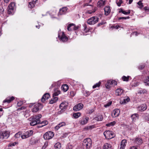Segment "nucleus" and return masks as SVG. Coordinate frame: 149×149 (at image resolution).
<instances>
[{
  "instance_id": "obj_1",
  "label": "nucleus",
  "mask_w": 149,
  "mask_h": 149,
  "mask_svg": "<svg viewBox=\"0 0 149 149\" xmlns=\"http://www.w3.org/2000/svg\"><path fill=\"white\" fill-rule=\"evenodd\" d=\"M42 116L40 114H39L37 115H35L32 117L31 122L30 123L31 126H34L37 124L40 123L42 125L40 127H42L46 125L48 123V122L46 121H44L41 122L40 119L41 117Z\"/></svg>"
},
{
  "instance_id": "obj_2",
  "label": "nucleus",
  "mask_w": 149,
  "mask_h": 149,
  "mask_svg": "<svg viewBox=\"0 0 149 149\" xmlns=\"http://www.w3.org/2000/svg\"><path fill=\"white\" fill-rule=\"evenodd\" d=\"M92 140L90 138L84 139L82 143L84 148L85 149H90L92 146Z\"/></svg>"
},
{
  "instance_id": "obj_3",
  "label": "nucleus",
  "mask_w": 149,
  "mask_h": 149,
  "mask_svg": "<svg viewBox=\"0 0 149 149\" xmlns=\"http://www.w3.org/2000/svg\"><path fill=\"white\" fill-rule=\"evenodd\" d=\"M16 8L15 3L13 2L9 5L8 8V12L9 14L13 15L15 11Z\"/></svg>"
},
{
  "instance_id": "obj_4",
  "label": "nucleus",
  "mask_w": 149,
  "mask_h": 149,
  "mask_svg": "<svg viewBox=\"0 0 149 149\" xmlns=\"http://www.w3.org/2000/svg\"><path fill=\"white\" fill-rule=\"evenodd\" d=\"M99 20V18L95 16L89 19L87 21V23L90 25H94L97 23Z\"/></svg>"
},
{
  "instance_id": "obj_5",
  "label": "nucleus",
  "mask_w": 149,
  "mask_h": 149,
  "mask_svg": "<svg viewBox=\"0 0 149 149\" xmlns=\"http://www.w3.org/2000/svg\"><path fill=\"white\" fill-rule=\"evenodd\" d=\"M105 138L107 139H110L115 136L114 134L111 131H106L103 133Z\"/></svg>"
},
{
  "instance_id": "obj_6",
  "label": "nucleus",
  "mask_w": 149,
  "mask_h": 149,
  "mask_svg": "<svg viewBox=\"0 0 149 149\" xmlns=\"http://www.w3.org/2000/svg\"><path fill=\"white\" fill-rule=\"evenodd\" d=\"M43 107L42 104L40 103H38L35 105L32 109V111L33 112H36L39 110L41 109Z\"/></svg>"
},
{
  "instance_id": "obj_7",
  "label": "nucleus",
  "mask_w": 149,
  "mask_h": 149,
  "mask_svg": "<svg viewBox=\"0 0 149 149\" xmlns=\"http://www.w3.org/2000/svg\"><path fill=\"white\" fill-rule=\"evenodd\" d=\"M54 133L51 131L47 132L45 133L43 136L45 140H49L52 139L54 136Z\"/></svg>"
},
{
  "instance_id": "obj_8",
  "label": "nucleus",
  "mask_w": 149,
  "mask_h": 149,
  "mask_svg": "<svg viewBox=\"0 0 149 149\" xmlns=\"http://www.w3.org/2000/svg\"><path fill=\"white\" fill-rule=\"evenodd\" d=\"M33 131L32 130L28 131L21 136V138L22 139H25L28 138L33 135Z\"/></svg>"
},
{
  "instance_id": "obj_9",
  "label": "nucleus",
  "mask_w": 149,
  "mask_h": 149,
  "mask_svg": "<svg viewBox=\"0 0 149 149\" xmlns=\"http://www.w3.org/2000/svg\"><path fill=\"white\" fill-rule=\"evenodd\" d=\"M89 119V118L88 117L84 116L80 120L79 123L81 125H84L88 122Z\"/></svg>"
},
{
  "instance_id": "obj_10",
  "label": "nucleus",
  "mask_w": 149,
  "mask_h": 149,
  "mask_svg": "<svg viewBox=\"0 0 149 149\" xmlns=\"http://www.w3.org/2000/svg\"><path fill=\"white\" fill-rule=\"evenodd\" d=\"M58 37L59 38L60 41H61L63 42H65L68 40V38L65 36L64 32H62L61 35H58Z\"/></svg>"
},
{
  "instance_id": "obj_11",
  "label": "nucleus",
  "mask_w": 149,
  "mask_h": 149,
  "mask_svg": "<svg viewBox=\"0 0 149 149\" xmlns=\"http://www.w3.org/2000/svg\"><path fill=\"white\" fill-rule=\"evenodd\" d=\"M68 105V103L66 102L61 103L60 105V108L61 109L60 112L64 111L67 108Z\"/></svg>"
},
{
  "instance_id": "obj_12",
  "label": "nucleus",
  "mask_w": 149,
  "mask_h": 149,
  "mask_svg": "<svg viewBox=\"0 0 149 149\" xmlns=\"http://www.w3.org/2000/svg\"><path fill=\"white\" fill-rule=\"evenodd\" d=\"M83 104L81 103H79L75 105L73 108L74 111H77L81 110L83 107Z\"/></svg>"
},
{
  "instance_id": "obj_13",
  "label": "nucleus",
  "mask_w": 149,
  "mask_h": 149,
  "mask_svg": "<svg viewBox=\"0 0 149 149\" xmlns=\"http://www.w3.org/2000/svg\"><path fill=\"white\" fill-rule=\"evenodd\" d=\"M120 111L118 109H116L114 110L111 113V116L113 118L118 116L120 113Z\"/></svg>"
},
{
  "instance_id": "obj_14",
  "label": "nucleus",
  "mask_w": 149,
  "mask_h": 149,
  "mask_svg": "<svg viewBox=\"0 0 149 149\" xmlns=\"http://www.w3.org/2000/svg\"><path fill=\"white\" fill-rule=\"evenodd\" d=\"M50 97V95L49 93H45L42 96L41 101L42 102H45Z\"/></svg>"
},
{
  "instance_id": "obj_15",
  "label": "nucleus",
  "mask_w": 149,
  "mask_h": 149,
  "mask_svg": "<svg viewBox=\"0 0 149 149\" xmlns=\"http://www.w3.org/2000/svg\"><path fill=\"white\" fill-rule=\"evenodd\" d=\"M147 108V106L146 104H143L138 107L137 109L138 110L143 111H145Z\"/></svg>"
},
{
  "instance_id": "obj_16",
  "label": "nucleus",
  "mask_w": 149,
  "mask_h": 149,
  "mask_svg": "<svg viewBox=\"0 0 149 149\" xmlns=\"http://www.w3.org/2000/svg\"><path fill=\"white\" fill-rule=\"evenodd\" d=\"M67 9L68 8L66 7H63L61 9H60L59 10V12L58 13V15L65 14L66 13Z\"/></svg>"
},
{
  "instance_id": "obj_17",
  "label": "nucleus",
  "mask_w": 149,
  "mask_h": 149,
  "mask_svg": "<svg viewBox=\"0 0 149 149\" xmlns=\"http://www.w3.org/2000/svg\"><path fill=\"white\" fill-rule=\"evenodd\" d=\"M38 0H32V1L29 2V7L30 8H34Z\"/></svg>"
},
{
  "instance_id": "obj_18",
  "label": "nucleus",
  "mask_w": 149,
  "mask_h": 149,
  "mask_svg": "<svg viewBox=\"0 0 149 149\" xmlns=\"http://www.w3.org/2000/svg\"><path fill=\"white\" fill-rule=\"evenodd\" d=\"M14 99L15 97L13 96L11 97H8L6 98L3 101V103H4L7 102L8 103H9Z\"/></svg>"
},
{
  "instance_id": "obj_19",
  "label": "nucleus",
  "mask_w": 149,
  "mask_h": 149,
  "mask_svg": "<svg viewBox=\"0 0 149 149\" xmlns=\"http://www.w3.org/2000/svg\"><path fill=\"white\" fill-rule=\"evenodd\" d=\"M105 15H108L111 12L110 8L109 6H105L104 8Z\"/></svg>"
},
{
  "instance_id": "obj_20",
  "label": "nucleus",
  "mask_w": 149,
  "mask_h": 149,
  "mask_svg": "<svg viewBox=\"0 0 149 149\" xmlns=\"http://www.w3.org/2000/svg\"><path fill=\"white\" fill-rule=\"evenodd\" d=\"M66 123L65 122H62L58 124L55 127V129L56 130H58L60 127L65 126L66 125Z\"/></svg>"
},
{
  "instance_id": "obj_21",
  "label": "nucleus",
  "mask_w": 149,
  "mask_h": 149,
  "mask_svg": "<svg viewBox=\"0 0 149 149\" xmlns=\"http://www.w3.org/2000/svg\"><path fill=\"white\" fill-rule=\"evenodd\" d=\"M134 142L136 144L140 145L143 143V140L141 138L138 137L135 139Z\"/></svg>"
},
{
  "instance_id": "obj_22",
  "label": "nucleus",
  "mask_w": 149,
  "mask_h": 149,
  "mask_svg": "<svg viewBox=\"0 0 149 149\" xmlns=\"http://www.w3.org/2000/svg\"><path fill=\"white\" fill-rule=\"evenodd\" d=\"M105 0H100L97 3L98 7H101L105 5Z\"/></svg>"
},
{
  "instance_id": "obj_23",
  "label": "nucleus",
  "mask_w": 149,
  "mask_h": 149,
  "mask_svg": "<svg viewBox=\"0 0 149 149\" xmlns=\"http://www.w3.org/2000/svg\"><path fill=\"white\" fill-rule=\"evenodd\" d=\"M103 149H112V148L110 144L106 143L104 145Z\"/></svg>"
},
{
  "instance_id": "obj_24",
  "label": "nucleus",
  "mask_w": 149,
  "mask_h": 149,
  "mask_svg": "<svg viewBox=\"0 0 149 149\" xmlns=\"http://www.w3.org/2000/svg\"><path fill=\"white\" fill-rule=\"evenodd\" d=\"M74 24L72 23L70 24L68 26L67 29L68 31L74 30Z\"/></svg>"
},
{
  "instance_id": "obj_25",
  "label": "nucleus",
  "mask_w": 149,
  "mask_h": 149,
  "mask_svg": "<svg viewBox=\"0 0 149 149\" xmlns=\"http://www.w3.org/2000/svg\"><path fill=\"white\" fill-rule=\"evenodd\" d=\"M97 8L96 7H94L92 9V10H89L87 11L85 13L86 15L88 14H91L93 13H94L97 10Z\"/></svg>"
},
{
  "instance_id": "obj_26",
  "label": "nucleus",
  "mask_w": 149,
  "mask_h": 149,
  "mask_svg": "<svg viewBox=\"0 0 149 149\" xmlns=\"http://www.w3.org/2000/svg\"><path fill=\"white\" fill-rule=\"evenodd\" d=\"M3 139H7L9 136L10 133L7 131H5L2 132Z\"/></svg>"
},
{
  "instance_id": "obj_27",
  "label": "nucleus",
  "mask_w": 149,
  "mask_h": 149,
  "mask_svg": "<svg viewBox=\"0 0 149 149\" xmlns=\"http://www.w3.org/2000/svg\"><path fill=\"white\" fill-rule=\"evenodd\" d=\"M123 90L121 88H118L116 90V94L117 95H120L123 93Z\"/></svg>"
},
{
  "instance_id": "obj_28",
  "label": "nucleus",
  "mask_w": 149,
  "mask_h": 149,
  "mask_svg": "<svg viewBox=\"0 0 149 149\" xmlns=\"http://www.w3.org/2000/svg\"><path fill=\"white\" fill-rule=\"evenodd\" d=\"M133 121H135L138 118L139 116L137 114L135 113L132 115L131 116Z\"/></svg>"
},
{
  "instance_id": "obj_29",
  "label": "nucleus",
  "mask_w": 149,
  "mask_h": 149,
  "mask_svg": "<svg viewBox=\"0 0 149 149\" xmlns=\"http://www.w3.org/2000/svg\"><path fill=\"white\" fill-rule=\"evenodd\" d=\"M109 84L110 85H116L117 84V82L113 80H109L107 81Z\"/></svg>"
},
{
  "instance_id": "obj_30",
  "label": "nucleus",
  "mask_w": 149,
  "mask_h": 149,
  "mask_svg": "<svg viewBox=\"0 0 149 149\" xmlns=\"http://www.w3.org/2000/svg\"><path fill=\"white\" fill-rule=\"evenodd\" d=\"M58 98L57 97H54L52 99L49 101V103L50 104H53V103L56 102L58 100Z\"/></svg>"
},
{
  "instance_id": "obj_31",
  "label": "nucleus",
  "mask_w": 149,
  "mask_h": 149,
  "mask_svg": "<svg viewBox=\"0 0 149 149\" xmlns=\"http://www.w3.org/2000/svg\"><path fill=\"white\" fill-rule=\"evenodd\" d=\"M68 86L66 84H64L61 87L63 90L64 92H66L68 89Z\"/></svg>"
},
{
  "instance_id": "obj_32",
  "label": "nucleus",
  "mask_w": 149,
  "mask_h": 149,
  "mask_svg": "<svg viewBox=\"0 0 149 149\" xmlns=\"http://www.w3.org/2000/svg\"><path fill=\"white\" fill-rule=\"evenodd\" d=\"M95 119L97 121H102L103 119V117L102 115H100L95 117Z\"/></svg>"
},
{
  "instance_id": "obj_33",
  "label": "nucleus",
  "mask_w": 149,
  "mask_h": 149,
  "mask_svg": "<svg viewBox=\"0 0 149 149\" xmlns=\"http://www.w3.org/2000/svg\"><path fill=\"white\" fill-rule=\"evenodd\" d=\"M81 114L80 112H77L74 113L73 114V116L75 118H77L80 116Z\"/></svg>"
},
{
  "instance_id": "obj_34",
  "label": "nucleus",
  "mask_w": 149,
  "mask_h": 149,
  "mask_svg": "<svg viewBox=\"0 0 149 149\" xmlns=\"http://www.w3.org/2000/svg\"><path fill=\"white\" fill-rule=\"evenodd\" d=\"M61 146V144L59 143H56L54 146L55 149H60Z\"/></svg>"
},
{
  "instance_id": "obj_35",
  "label": "nucleus",
  "mask_w": 149,
  "mask_h": 149,
  "mask_svg": "<svg viewBox=\"0 0 149 149\" xmlns=\"http://www.w3.org/2000/svg\"><path fill=\"white\" fill-rule=\"evenodd\" d=\"M130 77L129 76H127L126 77L125 76H123L122 77V79L124 81H128L129 78Z\"/></svg>"
},
{
  "instance_id": "obj_36",
  "label": "nucleus",
  "mask_w": 149,
  "mask_h": 149,
  "mask_svg": "<svg viewBox=\"0 0 149 149\" xmlns=\"http://www.w3.org/2000/svg\"><path fill=\"white\" fill-rule=\"evenodd\" d=\"M138 5V7L140 8H142L143 7V3L141 2V1H139L137 3Z\"/></svg>"
},
{
  "instance_id": "obj_37",
  "label": "nucleus",
  "mask_w": 149,
  "mask_h": 149,
  "mask_svg": "<svg viewBox=\"0 0 149 149\" xmlns=\"http://www.w3.org/2000/svg\"><path fill=\"white\" fill-rule=\"evenodd\" d=\"M95 127V125H92L86 126L85 127V129L86 130H90L93 129Z\"/></svg>"
},
{
  "instance_id": "obj_38",
  "label": "nucleus",
  "mask_w": 149,
  "mask_h": 149,
  "mask_svg": "<svg viewBox=\"0 0 149 149\" xmlns=\"http://www.w3.org/2000/svg\"><path fill=\"white\" fill-rule=\"evenodd\" d=\"M144 83L146 85L149 86V76L148 77L144 80Z\"/></svg>"
},
{
  "instance_id": "obj_39",
  "label": "nucleus",
  "mask_w": 149,
  "mask_h": 149,
  "mask_svg": "<svg viewBox=\"0 0 149 149\" xmlns=\"http://www.w3.org/2000/svg\"><path fill=\"white\" fill-rule=\"evenodd\" d=\"M101 82L99 81V82L96 83L93 86V88H95L97 87H99L101 85Z\"/></svg>"
},
{
  "instance_id": "obj_40",
  "label": "nucleus",
  "mask_w": 149,
  "mask_h": 149,
  "mask_svg": "<svg viewBox=\"0 0 149 149\" xmlns=\"http://www.w3.org/2000/svg\"><path fill=\"white\" fill-rule=\"evenodd\" d=\"M147 91L146 90L142 89L139 90L138 92V93L139 94H144Z\"/></svg>"
},
{
  "instance_id": "obj_41",
  "label": "nucleus",
  "mask_w": 149,
  "mask_h": 149,
  "mask_svg": "<svg viewBox=\"0 0 149 149\" xmlns=\"http://www.w3.org/2000/svg\"><path fill=\"white\" fill-rule=\"evenodd\" d=\"M116 122L115 121L111 122L108 124H106V126H110L114 125L116 123Z\"/></svg>"
},
{
  "instance_id": "obj_42",
  "label": "nucleus",
  "mask_w": 149,
  "mask_h": 149,
  "mask_svg": "<svg viewBox=\"0 0 149 149\" xmlns=\"http://www.w3.org/2000/svg\"><path fill=\"white\" fill-rule=\"evenodd\" d=\"M127 143V140L125 139L123 140L121 142V145L125 147Z\"/></svg>"
},
{
  "instance_id": "obj_43",
  "label": "nucleus",
  "mask_w": 149,
  "mask_h": 149,
  "mask_svg": "<svg viewBox=\"0 0 149 149\" xmlns=\"http://www.w3.org/2000/svg\"><path fill=\"white\" fill-rule=\"evenodd\" d=\"M61 91H57L56 92H55L53 94V96H56L58 95L60 93Z\"/></svg>"
},
{
  "instance_id": "obj_44",
  "label": "nucleus",
  "mask_w": 149,
  "mask_h": 149,
  "mask_svg": "<svg viewBox=\"0 0 149 149\" xmlns=\"http://www.w3.org/2000/svg\"><path fill=\"white\" fill-rule=\"evenodd\" d=\"M83 27H84V31L86 32H88L89 31V30L87 29V25L86 24H84L83 25Z\"/></svg>"
},
{
  "instance_id": "obj_45",
  "label": "nucleus",
  "mask_w": 149,
  "mask_h": 149,
  "mask_svg": "<svg viewBox=\"0 0 149 149\" xmlns=\"http://www.w3.org/2000/svg\"><path fill=\"white\" fill-rule=\"evenodd\" d=\"M112 104V102H108V103L106 104H104V107H105L107 108L108 107H109Z\"/></svg>"
},
{
  "instance_id": "obj_46",
  "label": "nucleus",
  "mask_w": 149,
  "mask_h": 149,
  "mask_svg": "<svg viewBox=\"0 0 149 149\" xmlns=\"http://www.w3.org/2000/svg\"><path fill=\"white\" fill-rule=\"evenodd\" d=\"M21 133L20 132H18L15 135V137L16 138H19L21 136Z\"/></svg>"
},
{
  "instance_id": "obj_47",
  "label": "nucleus",
  "mask_w": 149,
  "mask_h": 149,
  "mask_svg": "<svg viewBox=\"0 0 149 149\" xmlns=\"http://www.w3.org/2000/svg\"><path fill=\"white\" fill-rule=\"evenodd\" d=\"M130 100V99L129 98H128L127 99H124L123 100V102H122V104H123L128 102Z\"/></svg>"
},
{
  "instance_id": "obj_48",
  "label": "nucleus",
  "mask_w": 149,
  "mask_h": 149,
  "mask_svg": "<svg viewBox=\"0 0 149 149\" xmlns=\"http://www.w3.org/2000/svg\"><path fill=\"white\" fill-rule=\"evenodd\" d=\"M145 118L146 120L149 121V114H145Z\"/></svg>"
},
{
  "instance_id": "obj_49",
  "label": "nucleus",
  "mask_w": 149,
  "mask_h": 149,
  "mask_svg": "<svg viewBox=\"0 0 149 149\" xmlns=\"http://www.w3.org/2000/svg\"><path fill=\"white\" fill-rule=\"evenodd\" d=\"M130 10H128L127 12H126L125 11L123 10V13L126 15H127L130 14Z\"/></svg>"
},
{
  "instance_id": "obj_50",
  "label": "nucleus",
  "mask_w": 149,
  "mask_h": 149,
  "mask_svg": "<svg viewBox=\"0 0 149 149\" xmlns=\"http://www.w3.org/2000/svg\"><path fill=\"white\" fill-rule=\"evenodd\" d=\"M119 1L117 2L116 3L118 6H121V3H123L122 0H119Z\"/></svg>"
},
{
  "instance_id": "obj_51",
  "label": "nucleus",
  "mask_w": 149,
  "mask_h": 149,
  "mask_svg": "<svg viewBox=\"0 0 149 149\" xmlns=\"http://www.w3.org/2000/svg\"><path fill=\"white\" fill-rule=\"evenodd\" d=\"M16 142H13V143H10L8 145V147H11L14 146L16 144Z\"/></svg>"
},
{
  "instance_id": "obj_52",
  "label": "nucleus",
  "mask_w": 149,
  "mask_h": 149,
  "mask_svg": "<svg viewBox=\"0 0 149 149\" xmlns=\"http://www.w3.org/2000/svg\"><path fill=\"white\" fill-rule=\"evenodd\" d=\"M105 23H106V22H105L104 21H102L101 22L97 24V26H100L101 25H102L104 24H105Z\"/></svg>"
},
{
  "instance_id": "obj_53",
  "label": "nucleus",
  "mask_w": 149,
  "mask_h": 149,
  "mask_svg": "<svg viewBox=\"0 0 149 149\" xmlns=\"http://www.w3.org/2000/svg\"><path fill=\"white\" fill-rule=\"evenodd\" d=\"M30 143L31 144H33L36 143L35 141H34V139H31L30 141Z\"/></svg>"
},
{
  "instance_id": "obj_54",
  "label": "nucleus",
  "mask_w": 149,
  "mask_h": 149,
  "mask_svg": "<svg viewBox=\"0 0 149 149\" xmlns=\"http://www.w3.org/2000/svg\"><path fill=\"white\" fill-rule=\"evenodd\" d=\"M23 104V102L21 101H19L17 103V106L19 107L21 106Z\"/></svg>"
},
{
  "instance_id": "obj_55",
  "label": "nucleus",
  "mask_w": 149,
  "mask_h": 149,
  "mask_svg": "<svg viewBox=\"0 0 149 149\" xmlns=\"http://www.w3.org/2000/svg\"><path fill=\"white\" fill-rule=\"evenodd\" d=\"M110 85L109 84L108 82L105 84V86L107 88H110Z\"/></svg>"
},
{
  "instance_id": "obj_56",
  "label": "nucleus",
  "mask_w": 149,
  "mask_h": 149,
  "mask_svg": "<svg viewBox=\"0 0 149 149\" xmlns=\"http://www.w3.org/2000/svg\"><path fill=\"white\" fill-rule=\"evenodd\" d=\"M48 144V143L47 142H45V144H44V146L42 147V148H43V149L45 148L47 146Z\"/></svg>"
},
{
  "instance_id": "obj_57",
  "label": "nucleus",
  "mask_w": 149,
  "mask_h": 149,
  "mask_svg": "<svg viewBox=\"0 0 149 149\" xmlns=\"http://www.w3.org/2000/svg\"><path fill=\"white\" fill-rule=\"evenodd\" d=\"M139 33H138L137 31H134L131 34H132L133 35H134L135 36H137L138 34H139Z\"/></svg>"
},
{
  "instance_id": "obj_58",
  "label": "nucleus",
  "mask_w": 149,
  "mask_h": 149,
  "mask_svg": "<svg viewBox=\"0 0 149 149\" xmlns=\"http://www.w3.org/2000/svg\"><path fill=\"white\" fill-rule=\"evenodd\" d=\"M72 146L71 145H69L67 147V149H72Z\"/></svg>"
},
{
  "instance_id": "obj_59",
  "label": "nucleus",
  "mask_w": 149,
  "mask_h": 149,
  "mask_svg": "<svg viewBox=\"0 0 149 149\" xmlns=\"http://www.w3.org/2000/svg\"><path fill=\"white\" fill-rule=\"evenodd\" d=\"M70 94L72 96H74L75 95V93L74 91H72L70 92Z\"/></svg>"
},
{
  "instance_id": "obj_60",
  "label": "nucleus",
  "mask_w": 149,
  "mask_h": 149,
  "mask_svg": "<svg viewBox=\"0 0 149 149\" xmlns=\"http://www.w3.org/2000/svg\"><path fill=\"white\" fill-rule=\"evenodd\" d=\"M94 111V110L93 109H89L88 111V112L89 114H91Z\"/></svg>"
},
{
  "instance_id": "obj_61",
  "label": "nucleus",
  "mask_w": 149,
  "mask_h": 149,
  "mask_svg": "<svg viewBox=\"0 0 149 149\" xmlns=\"http://www.w3.org/2000/svg\"><path fill=\"white\" fill-rule=\"evenodd\" d=\"M145 67V65H141L139 66V68L140 69H143Z\"/></svg>"
},
{
  "instance_id": "obj_62",
  "label": "nucleus",
  "mask_w": 149,
  "mask_h": 149,
  "mask_svg": "<svg viewBox=\"0 0 149 149\" xmlns=\"http://www.w3.org/2000/svg\"><path fill=\"white\" fill-rule=\"evenodd\" d=\"M144 9L146 12L149 13V8H148L147 7H144Z\"/></svg>"
},
{
  "instance_id": "obj_63",
  "label": "nucleus",
  "mask_w": 149,
  "mask_h": 149,
  "mask_svg": "<svg viewBox=\"0 0 149 149\" xmlns=\"http://www.w3.org/2000/svg\"><path fill=\"white\" fill-rule=\"evenodd\" d=\"M111 27L112 28L118 29L119 27V26L118 25H116V26H112Z\"/></svg>"
},
{
  "instance_id": "obj_64",
  "label": "nucleus",
  "mask_w": 149,
  "mask_h": 149,
  "mask_svg": "<svg viewBox=\"0 0 149 149\" xmlns=\"http://www.w3.org/2000/svg\"><path fill=\"white\" fill-rule=\"evenodd\" d=\"M56 83L55 82L53 83L51 85V86L50 87V88H52L54 87L56 85Z\"/></svg>"
}]
</instances>
